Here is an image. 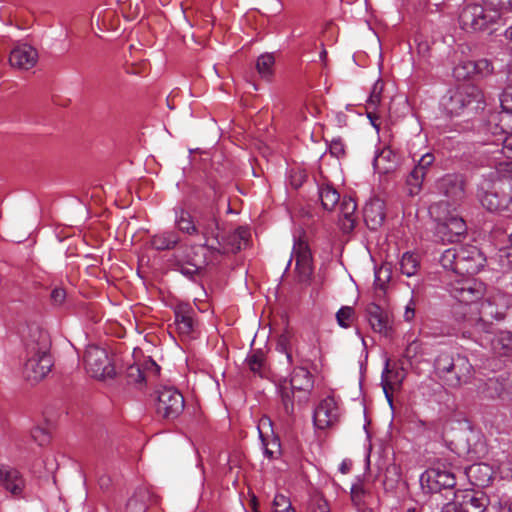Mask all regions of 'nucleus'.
Listing matches in <instances>:
<instances>
[{"instance_id":"1","label":"nucleus","mask_w":512,"mask_h":512,"mask_svg":"<svg viewBox=\"0 0 512 512\" xmlns=\"http://www.w3.org/2000/svg\"><path fill=\"white\" fill-rule=\"evenodd\" d=\"M51 341L49 334L40 327H28L24 336L25 363L23 374L25 378L37 383L44 379L53 366L50 354Z\"/></svg>"},{"instance_id":"2","label":"nucleus","mask_w":512,"mask_h":512,"mask_svg":"<svg viewBox=\"0 0 512 512\" xmlns=\"http://www.w3.org/2000/svg\"><path fill=\"white\" fill-rule=\"evenodd\" d=\"M203 240V243L191 245L177 261V270L189 279H194L207 265L218 262L223 256L218 235Z\"/></svg>"},{"instance_id":"3","label":"nucleus","mask_w":512,"mask_h":512,"mask_svg":"<svg viewBox=\"0 0 512 512\" xmlns=\"http://www.w3.org/2000/svg\"><path fill=\"white\" fill-rule=\"evenodd\" d=\"M436 376L448 387L458 388L473 376V366L466 356L441 353L434 361Z\"/></svg>"},{"instance_id":"4","label":"nucleus","mask_w":512,"mask_h":512,"mask_svg":"<svg viewBox=\"0 0 512 512\" xmlns=\"http://www.w3.org/2000/svg\"><path fill=\"white\" fill-rule=\"evenodd\" d=\"M295 260L293 270V283L300 292L306 291L315 278L314 258L305 235L294 237L292 252H290V265Z\"/></svg>"},{"instance_id":"5","label":"nucleus","mask_w":512,"mask_h":512,"mask_svg":"<svg viewBox=\"0 0 512 512\" xmlns=\"http://www.w3.org/2000/svg\"><path fill=\"white\" fill-rule=\"evenodd\" d=\"M445 112L450 116H459L465 111L477 112L485 105L482 91L475 85H463L449 92L442 101Z\"/></svg>"},{"instance_id":"6","label":"nucleus","mask_w":512,"mask_h":512,"mask_svg":"<svg viewBox=\"0 0 512 512\" xmlns=\"http://www.w3.org/2000/svg\"><path fill=\"white\" fill-rule=\"evenodd\" d=\"M175 224L179 231L189 236L208 238L218 235V220L213 212L201 213L194 220L193 216L183 209L176 212Z\"/></svg>"},{"instance_id":"7","label":"nucleus","mask_w":512,"mask_h":512,"mask_svg":"<svg viewBox=\"0 0 512 512\" xmlns=\"http://www.w3.org/2000/svg\"><path fill=\"white\" fill-rule=\"evenodd\" d=\"M83 361L86 372L95 379L106 381L116 376L115 366L107 351L102 347L87 346Z\"/></svg>"},{"instance_id":"8","label":"nucleus","mask_w":512,"mask_h":512,"mask_svg":"<svg viewBox=\"0 0 512 512\" xmlns=\"http://www.w3.org/2000/svg\"><path fill=\"white\" fill-rule=\"evenodd\" d=\"M498 120V115H491L487 122L479 124L478 132L483 135L479 142L483 145L501 146V149H497L495 152H499L507 159L512 160V134L508 135L499 126Z\"/></svg>"},{"instance_id":"9","label":"nucleus","mask_w":512,"mask_h":512,"mask_svg":"<svg viewBox=\"0 0 512 512\" xmlns=\"http://www.w3.org/2000/svg\"><path fill=\"white\" fill-rule=\"evenodd\" d=\"M447 290L451 297L466 305L476 304L485 293V285L470 276H455L450 280Z\"/></svg>"},{"instance_id":"10","label":"nucleus","mask_w":512,"mask_h":512,"mask_svg":"<svg viewBox=\"0 0 512 512\" xmlns=\"http://www.w3.org/2000/svg\"><path fill=\"white\" fill-rule=\"evenodd\" d=\"M497 21L496 15L479 3H468L459 14L460 27L467 32L484 31Z\"/></svg>"},{"instance_id":"11","label":"nucleus","mask_w":512,"mask_h":512,"mask_svg":"<svg viewBox=\"0 0 512 512\" xmlns=\"http://www.w3.org/2000/svg\"><path fill=\"white\" fill-rule=\"evenodd\" d=\"M437 189L446 197V200L432 206V210H447L448 206H452L455 209L466 197L465 179L460 174L444 175L438 180Z\"/></svg>"},{"instance_id":"12","label":"nucleus","mask_w":512,"mask_h":512,"mask_svg":"<svg viewBox=\"0 0 512 512\" xmlns=\"http://www.w3.org/2000/svg\"><path fill=\"white\" fill-rule=\"evenodd\" d=\"M483 207L491 212L505 210L512 203V177L498 179L492 185V190L480 195Z\"/></svg>"},{"instance_id":"13","label":"nucleus","mask_w":512,"mask_h":512,"mask_svg":"<svg viewBox=\"0 0 512 512\" xmlns=\"http://www.w3.org/2000/svg\"><path fill=\"white\" fill-rule=\"evenodd\" d=\"M445 210H432L436 214L438 221L436 226V235L442 242H457L465 235L467 226L465 221L456 214L448 212L442 215Z\"/></svg>"},{"instance_id":"14","label":"nucleus","mask_w":512,"mask_h":512,"mask_svg":"<svg viewBox=\"0 0 512 512\" xmlns=\"http://www.w3.org/2000/svg\"><path fill=\"white\" fill-rule=\"evenodd\" d=\"M185 407L182 393L175 387L163 386L157 391L156 412L165 419H176Z\"/></svg>"},{"instance_id":"15","label":"nucleus","mask_w":512,"mask_h":512,"mask_svg":"<svg viewBox=\"0 0 512 512\" xmlns=\"http://www.w3.org/2000/svg\"><path fill=\"white\" fill-rule=\"evenodd\" d=\"M420 485L425 493H440L446 490L454 494L456 477L451 471L431 468L421 474Z\"/></svg>"},{"instance_id":"16","label":"nucleus","mask_w":512,"mask_h":512,"mask_svg":"<svg viewBox=\"0 0 512 512\" xmlns=\"http://www.w3.org/2000/svg\"><path fill=\"white\" fill-rule=\"evenodd\" d=\"M485 262V256L476 246H459L457 276L476 274L484 267Z\"/></svg>"},{"instance_id":"17","label":"nucleus","mask_w":512,"mask_h":512,"mask_svg":"<svg viewBox=\"0 0 512 512\" xmlns=\"http://www.w3.org/2000/svg\"><path fill=\"white\" fill-rule=\"evenodd\" d=\"M314 382L311 373L304 367H297L290 375V389L294 401L299 405H306L310 398Z\"/></svg>"},{"instance_id":"18","label":"nucleus","mask_w":512,"mask_h":512,"mask_svg":"<svg viewBox=\"0 0 512 512\" xmlns=\"http://www.w3.org/2000/svg\"><path fill=\"white\" fill-rule=\"evenodd\" d=\"M338 421V407L333 397L324 398L313 413V422L317 429H327Z\"/></svg>"},{"instance_id":"19","label":"nucleus","mask_w":512,"mask_h":512,"mask_svg":"<svg viewBox=\"0 0 512 512\" xmlns=\"http://www.w3.org/2000/svg\"><path fill=\"white\" fill-rule=\"evenodd\" d=\"M434 161L435 156L432 153H426L421 156L417 165L410 172L406 179L410 195H416L420 192L427 171L432 166Z\"/></svg>"},{"instance_id":"20","label":"nucleus","mask_w":512,"mask_h":512,"mask_svg":"<svg viewBox=\"0 0 512 512\" xmlns=\"http://www.w3.org/2000/svg\"><path fill=\"white\" fill-rule=\"evenodd\" d=\"M37 61V50L28 44L16 46L12 49L9 55V63L11 67L19 70H29L36 65Z\"/></svg>"},{"instance_id":"21","label":"nucleus","mask_w":512,"mask_h":512,"mask_svg":"<svg viewBox=\"0 0 512 512\" xmlns=\"http://www.w3.org/2000/svg\"><path fill=\"white\" fill-rule=\"evenodd\" d=\"M0 485L12 495L19 496L24 490L25 481L16 469L0 465Z\"/></svg>"},{"instance_id":"22","label":"nucleus","mask_w":512,"mask_h":512,"mask_svg":"<svg viewBox=\"0 0 512 512\" xmlns=\"http://www.w3.org/2000/svg\"><path fill=\"white\" fill-rule=\"evenodd\" d=\"M364 221L369 229L377 230L385 220V203L380 198L371 199L363 210Z\"/></svg>"},{"instance_id":"23","label":"nucleus","mask_w":512,"mask_h":512,"mask_svg":"<svg viewBox=\"0 0 512 512\" xmlns=\"http://www.w3.org/2000/svg\"><path fill=\"white\" fill-rule=\"evenodd\" d=\"M366 318L373 331L388 335L390 330L388 314L377 304L370 303L366 307Z\"/></svg>"},{"instance_id":"24","label":"nucleus","mask_w":512,"mask_h":512,"mask_svg":"<svg viewBox=\"0 0 512 512\" xmlns=\"http://www.w3.org/2000/svg\"><path fill=\"white\" fill-rule=\"evenodd\" d=\"M466 475L473 486L484 488L493 480V468L486 463H475L466 468Z\"/></svg>"},{"instance_id":"25","label":"nucleus","mask_w":512,"mask_h":512,"mask_svg":"<svg viewBox=\"0 0 512 512\" xmlns=\"http://www.w3.org/2000/svg\"><path fill=\"white\" fill-rule=\"evenodd\" d=\"M250 232L245 227H239L230 233L226 238L219 239V245L223 247V255L227 253H235L247 244Z\"/></svg>"},{"instance_id":"26","label":"nucleus","mask_w":512,"mask_h":512,"mask_svg":"<svg viewBox=\"0 0 512 512\" xmlns=\"http://www.w3.org/2000/svg\"><path fill=\"white\" fill-rule=\"evenodd\" d=\"M174 324L181 336L190 337L194 328L192 309L187 305L178 306L175 310Z\"/></svg>"},{"instance_id":"27","label":"nucleus","mask_w":512,"mask_h":512,"mask_svg":"<svg viewBox=\"0 0 512 512\" xmlns=\"http://www.w3.org/2000/svg\"><path fill=\"white\" fill-rule=\"evenodd\" d=\"M489 503L488 497L483 492L468 491L458 503L464 512H484Z\"/></svg>"},{"instance_id":"28","label":"nucleus","mask_w":512,"mask_h":512,"mask_svg":"<svg viewBox=\"0 0 512 512\" xmlns=\"http://www.w3.org/2000/svg\"><path fill=\"white\" fill-rule=\"evenodd\" d=\"M149 369H153L155 372H157L159 367L151 359L145 361V369H142L139 364L129 365L126 369L127 384L141 388L145 382L146 370Z\"/></svg>"},{"instance_id":"29","label":"nucleus","mask_w":512,"mask_h":512,"mask_svg":"<svg viewBox=\"0 0 512 512\" xmlns=\"http://www.w3.org/2000/svg\"><path fill=\"white\" fill-rule=\"evenodd\" d=\"M356 202L351 197H344L340 204V226L343 232L348 233L354 229Z\"/></svg>"},{"instance_id":"30","label":"nucleus","mask_w":512,"mask_h":512,"mask_svg":"<svg viewBox=\"0 0 512 512\" xmlns=\"http://www.w3.org/2000/svg\"><path fill=\"white\" fill-rule=\"evenodd\" d=\"M180 243V236L176 231L167 230L154 234L151 237V246L158 251L172 250Z\"/></svg>"},{"instance_id":"31","label":"nucleus","mask_w":512,"mask_h":512,"mask_svg":"<svg viewBox=\"0 0 512 512\" xmlns=\"http://www.w3.org/2000/svg\"><path fill=\"white\" fill-rule=\"evenodd\" d=\"M397 165V155L390 149L384 148L375 158L374 167L380 172H389Z\"/></svg>"},{"instance_id":"32","label":"nucleus","mask_w":512,"mask_h":512,"mask_svg":"<svg viewBox=\"0 0 512 512\" xmlns=\"http://www.w3.org/2000/svg\"><path fill=\"white\" fill-rule=\"evenodd\" d=\"M275 57L272 53H265L258 57L256 70L264 80H270L274 73Z\"/></svg>"},{"instance_id":"33","label":"nucleus","mask_w":512,"mask_h":512,"mask_svg":"<svg viewBox=\"0 0 512 512\" xmlns=\"http://www.w3.org/2000/svg\"><path fill=\"white\" fill-rule=\"evenodd\" d=\"M321 204L324 209L332 210L340 200V195L335 188L330 185H322L318 189Z\"/></svg>"},{"instance_id":"34","label":"nucleus","mask_w":512,"mask_h":512,"mask_svg":"<svg viewBox=\"0 0 512 512\" xmlns=\"http://www.w3.org/2000/svg\"><path fill=\"white\" fill-rule=\"evenodd\" d=\"M504 388L496 378H489L478 386V392L485 398L494 399L499 397Z\"/></svg>"},{"instance_id":"35","label":"nucleus","mask_w":512,"mask_h":512,"mask_svg":"<svg viewBox=\"0 0 512 512\" xmlns=\"http://www.w3.org/2000/svg\"><path fill=\"white\" fill-rule=\"evenodd\" d=\"M420 266L419 258L416 254L412 252H405L402 255V258L400 260V270L401 272L408 276H414Z\"/></svg>"},{"instance_id":"36","label":"nucleus","mask_w":512,"mask_h":512,"mask_svg":"<svg viewBox=\"0 0 512 512\" xmlns=\"http://www.w3.org/2000/svg\"><path fill=\"white\" fill-rule=\"evenodd\" d=\"M148 499V492L145 489L137 490L134 495L129 498L126 510L127 512H145L147 505L146 500Z\"/></svg>"},{"instance_id":"37","label":"nucleus","mask_w":512,"mask_h":512,"mask_svg":"<svg viewBox=\"0 0 512 512\" xmlns=\"http://www.w3.org/2000/svg\"><path fill=\"white\" fill-rule=\"evenodd\" d=\"M483 4L496 15L497 20L512 12V0H484Z\"/></svg>"},{"instance_id":"38","label":"nucleus","mask_w":512,"mask_h":512,"mask_svg":"<svg viewBox=\"0 0 512 512\" xmlns=\"http://www.w3.org/2000/svg\"><path fill=\"white\" fill-rule=\"evenodd\" d=\"M413 429L420 435L426 438H432L439 433V427L435 421H424L417 419L412 421Z\"/></svg>"},{"instance_id":"39","label":"nucleus","mask_w":512,"mask_h":512,"mask_svg":"<svg viewBox=\"0 0 512 512\" xmlns=\"http://www.w3.org/2000/svg\"><path fill=\"white\" fill-rule=\"evenodd\" d=\"M458 256H459V247H452L446 249L441 257L440 263L442 267L446 270H451L454 273V276H457V267H458Z\"/></svg>"},{"instance_id":"40","label":"nucleus","mask_w":512,"mask_h":512,"mask_svg":"<svg viewBox=\"0 0 512 512\" xmlns=\"http://www.w3.org/2000/svg\"><path fill=\"white\" fill-rule=\"evenodd\" d=\"M309 180L307 169L302 164H294L290 168V187L298 189Z\"/></svg>"},{"instance_id":"41","label":"nucleus","mask_w":512,"mask_h":512,"mask_svg":"<svg viewBox=\"0 0 512 512\" xmlns=\"http://www.w3.org/2000/svg\"><path fill=\"white\" fill-rule=\"evenodd\" d=\"M492 346L499 354L506 355L512 351V334L502 332L492 340Z\"/></svg>"},{"instance_id":"42","label":"nucleus","mask_w":512,"mask_h":512,"mask_svg":"<svg viewBox=\"0 0 512 512\" xmlns=\"http://www.w3.org/2000/svg\"><path fill=\"white\" fill-rule=\"evenodd\" d=\"M246 363L253 373L262 376L263 368L265 366V357L261 350H255L249 354L246 358Z\"/></svg>"},{"instance_id":"43","label":"nucleus","mask_w":512,"mask_h":512,"mask_svg":"<svg viewBox=\"0 0 512 512\" xmlns=\"http://www.w3.org/2000/svg\"><path fill=\"white\" fill-rule=\"evenodd\" d=\"M453 75L458 80H465L472 76H476L474 61L464 60L459 62L453 69Z\"/></svg>"},{"instance_id":"44","label":"nucleus","mask_w":512,"mask_h":512,"mask_svg":"<svg viewBox=\"0 0 512 512\" xmlns=\"http://www.w3.org/2000/svg\"><path fill=\"white\" fill-rule=\"evenodd\" d=\"M495 462L501 478L512 480V457L501 454L496 458Z\"/></svg>"},{"instance_id":"45","label":"nucleus","mask_w":512,"mask_h":512,"mask_svg":"<svg viewBox=\"0 0 512 512\" xmlns=\"http://www.w3.org/2000/svg\"><path fill=\"white\" fill-rule=\"evenodd\" d=\"M497 315L498 311L489 299H486L480 303L478 320L488 322L497 318Z\"/></svg>"},{"instance_id":"46","label":"nucleus","mask_w":512,"mask_h":512,"mask_svg":"<svg viewBox=\"0 0 512 512\" xmlns=\"http://www.w3.org/2000/svg\"><path fill=\"white\" fill-rule=\"evenodd\" d=\"M383 90H384V82L382 80L378 79L373 84L369 98L367 100L368 108H376L380 104Z\"/></svg>"},{"instance_id":"47","label":"nucleus","mask_w":512,"mask_h":512,"mask_svg":"<svg viewBox=\"0 0 512 512\" xmlns=\"http://www.w3.org/2000/svg\"><path fill=\"white\" fill-rule=\"evenodd\" d=\"M475 74L480 77H487L494 71V67L488 59H479L474 61Z\"/></svg>"},{"instance_id":"48","label":"nucleus","mask_w":512,"mask_h":512,"mask_svg":"<svg viewBox=\"0 0 512 512\" xmlns=\"http://www.w3.org/2000/svg\"><path fill=\"white\" fill-rule=\"evenodd\" d=\"M390 374H391V371L388 369V364H387L385 370L382 373L381 385H382L385 397H386L389 405L392 406L393 399H392V394L390 393V390L393 389V383L390 380Z\"/></svg>"},{"instance_id":"49","label":"nucleus","mask_w":512,"mask_h":512,"mask_svg":"<svg viewBox=\"0 0 512 512\" xmlns=\"http://www.w3.org/2000/svg\"><path fill=\"white\" fill-rule=\"evenodd\" d=\"M400 477H401L400 467L397 466L396 464H390L386 468L385 478H384L383 482L385 485H387L389 483L391 485H393L400 480Z\"/></svg>"},{"instance_id":"50","label":"nucleus","mask_w":512,"mask_h":512,"mask_svg":"<svg viewBox=\"0 0 512 512\" xmlns=\"http://www.w3.org/2000/svg\"><path fill=\"white\" fill-rule=\"evenodd\" d=\"M353 315V309L349 306H344L336 313V319L341 327H349V321Z\"/></svg>"},{"instance_id":"51","label":"nucleus","mask_w":512,"mask_h":512,"mask_svg":"<svg viewBox=\"0 0 512 512\" xmlns=\"http://www.w3.org/2000/svg\"><path fill=\"white\" fill-rule=\"evenodd\" d=\"M273 512H288V498L283 493H277L272 503Z\"/></svg>"},{"instance_id":"52","label":"nucleus","mask_w":512,"mask_h":512,"mask_svg":"<svg viewBox=\"0 0 512 512\" xmlns=\"http://www.w3.org/2000/svg\"><path fill=\"white\" fill-rule=\"evenodd\" d=\"M271 425V421L269 418H262L259 422V425L257 427V430H258V433H259V438L261 439V442L264 446V453L266 456L268 457H272L273 455V451H271L270 449L267 448V444L265 442V433L263 432V428L265 426H270Z\"/></svg>"},{"instance_id":"53","label":"nucleus","mask_w":512,"mask_h":512,"mask_svg":"<svg viewBox=\"0 0 512 512\" xmlns=\"http://www.w3.org/2000/svg\"><path fill=\"white\" fill-rule=\"evenodd\" d=\"M421 348H422V344L420 341H418V340L411 341L407 345V347L404 351V357L407 360L411 361L421 352Z\"/></svg>"},{"instance_id":"54","label":"nucleus","mask_w":512,"mask_h":512,"mask_svg":"<svg viewBox=\"0 0 512 512\" xmlns=\"http://www.w3.org/2000/svg\"><path fill=\"white\" fill-rule=\"evenodd\" d=\"M330 154L333 157L340 158L345 154V146L341 139H333L329 145Z\"/></svg>"},{"instance_id":"55","label":"nucleus","mask_w":512,"mask_h":512,"mask_svg":"<svg viewBox=\"0 0 512 512\" xmlns=\"http://www.w3.org/2000/svg\"><path fill=\"white\" fill-rule=\"evenodd\" d=\"M501 107L503 111L512 113V88H506L501 96Z\"/></svg>"},{"instance_id":"56","label":"nucleus","mask_w":512,"mask_h":512,"mask_svg":"<svg viewBox=\"0 0 512 512\" xmlns=\"http://www.w3.org/2000/svg\"><path fill=\"white\" fill-rule=\"evenodd\" d=\"M32 437L39 445H45L49 442V434L41 427H36L32 430Z\"/></svg>"},{"instance_id":"57","label":"nucleus","mask_w":512,"mask_h":512,"mask_svg":"<svg viewBox=\"0 0 512 512\" xmlns=\"http://www.w3.org/2000/svg\"><path fill=\"white\" fill-rule=\"evenodd\" d=\"M66 298V292L61 287H55L51 292V300L54 305H61Z\"/></svg>"},{"instance_id":"58","label":"nucleus","mask_w":512,"mask_h":512,"mask_svg":"<svg viewBox=\"0 0 512 512\" xmlns=\"http://www.w3.org/2000/svg\"><path fill=\"white\" fill-rule=\"evenodd\" d=\"M276 349L288 358V337L285 334L279 337Z\"/></svg>"},{"instance_id":"59","label":"nucleus","mask_w":512,"mask_h":512,"mask_svg":"<svg viewBox=\"0 0 512 512\" xmlns=\"http://www.w3.org/2000/svg\"><path fill=\"white\" fill-rule=\"evenodd\" d=\"M415 317V302L410 299L409 303L405 307L404 319L408 322L412 321Z\"/></svg>"},{"instance_id":"60","label":"nucleus","mask_w":512,"mask_h":512,"mask_svg":"<svg viewBox=\"0 0 512 512\" xmlns=\"http://www.w3.org/2000/svg\"><path fill=\"white\" fill-rule=\"evenodd\" d=\"M441 512H464V510L458 503L452 502L445 504Z\"/></svg>"},{"instance_id":"61","label":"nucleus","mask_w":512,"mask_h":512,"mask_svg":"<svg viewBox=\"0 0 512 512\" xmlns=\"http://www.w3.org/2000/svg\"><path fill=\"white\" fill-rule=\"evenodd\" d=\"M363 488L359 484L352 485L351 487V496L355 500L359 498L363 494Z\"/></svg>"},{"instance_id":"62","label":"nucleus","mask_w":512,"mask_h":512,"mask_svg":"<svg viewBox=\"0 0 512 512\" xmlns=\"http://www.w3.org/2000/svg\"><path fill=\"white\" fill-rule=\"evenodd\" d=\"M109 484H110V479L108 477H102L99 480V485L102 489H107L109 487Z\"/></svg>"},{"instance_id":"63","label":"nucleus","mask_w":512,"mask_h":512,"mask_svg":"<svg viewBox=\"0 0 512 512\" xmlns=\"http://www.w3.org/2000/svg\"><path fill=\"white\" fill-rule=\"evenodd\" d=\"M507 82H508L507 88H512V64L509 65L508 74H507Z\"/></svg>"},{"instance_id":"64","label":"nucleus","mask_w":512,"mask_h":512,"mask_svg":"<svg viewBox=\"0 0 512 512\" xmlns=\"http://www.w3.org/2000/svg\"><path fill=\"white\" fill-rule=\"evenodd\" d=\"M313 512H329L326 503L319 504Z\"/></svg>"}]
</instances>
